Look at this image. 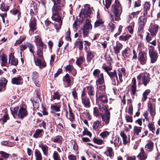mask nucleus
<instances>
[{
	"instance_id": "obj_1",
	"label": "nucleus",
	"mask_w": 160,
	"mask_h": 160,
	"mask_svg": "<svg viewBox=\"0 0 160 160\" xmlns=\"http://www.w3.org/2000/svg\"><path fill=\"white\" fill-rule=\"evenodd\" d=\"M54 3V5L52 8V12L56 14L59 12L62 8L64 6L65 3V0H52Z\"/></svg>"
},
{
	"instance_id": "obj_2",
	"label": "nucleus",
	"mask_w": 160,
	"mask_h": 160,
	"mask_svg": "<svg viewBox=\"0 0 160 160\" xmlns=\"http://www.w3.org/2000/svg\"><path fill=\"white\" fill-rule=\"evenodd\" d=\"M112 11L114 14L115 17L114 19L111 16L113 20L118 21L120 19L119 13L120 11V3L119 1H115V3L112 6Z\"/></svg>"
},
{
	"instance_id": "obj_3",
	"label": "nucleus",
	"mask_w": 160,
	"mask_h": 160,
	"mask_svg": "<svg viewBox=\"0 0 160 160\" xmlns=\"http://www.w3.org/2000/svg\"><path fill=\"white\" fill-rule=\"evenodd\" d=\"M156 99L154 98H151L148 104V107L150 111L151 116L154 117L156 114V108H155Z\"/></svg>"
},
{
	"instance_id": "obj_4",
	"label": "nucleus",
	"mask_w": 160,
	"mask_h": 160,
	"mask_svg": "<svg viewBox=\"0 0 160 160\" xmlns=\"http://www.w3.org/2000/svg\"><path fill=\"white\" fill-rule=\"evenodd\" d=\"M58 12L56 14L53 12V14L52 16V18L53 20L58 23V25L56 24L54 26L57 32L61 29V27L62 24V21L60 17L58 15Z\"/></svg>"
},
{
	"instance_id": "obj_5",
	"label": "nucleus",
	"mask_w": 160,
	"mask_h": 160,
	"mask_svg": "<svg viewBox=\"0 0 160 160\" xmlns=\"http://www.w3.org/2000/svg\"><path fill=\"white\" fill-rule=\"evenodd\" d=\"M141 78H142V83L145 86L147 85L150 79L149 74L147 73H141L137 77V79L138 80Z\"/></svg>"
},
{
	"instance_id": "obj_6",
	"label": "nucleus",
	"mask_w": 160,
	"mask_h": 160,
	"mask_svg": "<svg viewBox=\"0 0 160 160\" xmlns=\"http://www.w3.org/2000/svg\"><path fill=\"white\" fill-rule=\"evenodd\" d=\"M92 28V25L90 21L87 19L86 23L84 25L83 28V34L84 37L86 36L88 34L90 30Z\"/></svg>"
},
{
	"instance_id": "obj_7",
	"label": "nucleus",
	"mask_w": 160,
	"mask_h": 160,
	"mask_svg": "<svg viewBox=\"0 0 160 160\" xmlns=\"http://www.w3.org/2000/svg\"><path fill=\"white\" fill-rule=\"evenodd\" d=\"M81 100L82 102L85 107L88 108L90 107V101L84 91L82 92L81 94Z\"/></svg>"
},
{
	"instance_id": "obj_8",
	"label": "nucleus",
	"mask_w": 160,
	"mask_h": 160,
	"mask_svg": "<svg viewBox=\"0 0 160 160\" xmlns=\"http://www.w3.org/2000/svg\"><path fill=\"white\" fill-rule=\"evenodd\" d=\"M35 63L36 66H38L40 68H43L46 66V63L45 62L43 58L42 59L37 58L35 59V57H34Z\"/></svg>"
},
{
	"instance_id": "obj_9",
	"label": "nucleus",
	"mask_w": 160,
	"mask_h": 160,
	"mask_svg": "<svg viewBox=\"0 0 160 160\" xmlns=\"http://www.w3.org/2000/svg\"><path fill=\"white\" fill-rule=\"evenodd\" d=\"M28 115V112L26 108L22 107H21L18 113V118L22 119Z\"/></svg>"
},
{
	"instance_id": "obj_10",
	"label": "nucleus",
	"mask_w": 160,
	"mask_h": 160,
	"mask_svg": "<svg viewBox=\"0 0 160 160\" xmlns=\"http://www.w3.org/2000/svg\"><path fill=\"white\" fill-rule=\"evenodd\" d=\"M149 52L152 63H154L158 58L157 53L154 51L153 48L149 49Z\"/></svg>"
},
{
	"instance_id": "obj_11",
	"label": "nucleus",
	"mask_w": 160,
	"mask_h": 160,
	"mask_svg": "<svg viewBox=\"0 0 160 160\" xmlns=\"http://www.w3.org/2000/svg\"><path fill=\"white\" fill-rule=\"evenodd\" d=\"M29 26L30 27L29 32H31L32 33H33L37 29V24L36 20L35 18H32L31 21L30 22Z\"/></svg>"
},
{
	"instance_id": "obj_12",
	"label": "nucleus",
	"mask_w": 160,
	"mask_h": 160,
	"mask_svg": "<svg viewBox=\"0 0 160 160\" xmlns=\"http://www.w3.org/2000/svg\"><path fill=\"white\" fill-rule=\"evenodd\" d=\"M138 59L141 64L144 65L147 62V57L146 54L144 52L139 53Z\"/></svg>"
},
{
	"instance_id": "obj_13",
	"label": "nucleus",
	"mask_w": 160,
	"mask_h": 160,
	"mask_svg": "<svg viewBox=\"0 0 160 160\" xmlns=\"http://www.w3.org/2000/svg\"><path fill=\"white\" fill-rule=\"evenodd\" d=\"M9 63L11 65L16 66L18 63V60L16 58L13 53H11L9 56Z\"/></svg>"
},
{
	"instance_id": "obj_14",
	"label": "nucleus",
	"mask_w": 160,
	"mask_h": 160,
	"mask_svg": "<svg viewBox=\"0 0 160 160\" xmlns=\"http://www.w3.org/2000/svg\"><path fill=\"white\" fill-rule=\"evenodd\" d=\"M35 42L36 43V46L38 47H40V48H43L44 46H45V47L46 46L42 42L41 38L39 36H36L35 37Z\"/></svg>"
},
{
	"instance_id": "obj_15",
	"label": "nucleus",
	"mask_w": 160,
	"mask_h": 160,
	"mask_svg": "<svg viewBox=\"0 0 160 160\" xmlns=\"http://www.w3.org/2000/svg\"><path fill=\"white\" fill-rule=\"evenodd\" d=\"M150 3L148 2H145L144 4L143 15L145 17H147L148 16V13L150 12Z\"/></svg>"
},
{
	"instance_id": "obj_16",
	"label": "nucleus",
	"mask_w": 160,
	"mask_h": 160,
	"mask_svg": "<svg viewBox=\"0 0 160 160\" xmlns=\"http://www.w3.org/2000/svg\"><path fill=\"white\" fill-rule=\"evenodd\" d=\"M110 112L107 111L106 113L102 115V120L106 124H108L109 123L110 120Z\"/></svg>"
},
{
	"instance_id": "obj_17",
	"label": "nucleus",
	"mask_w": 160,
	"mask_h": 160,
	"mask_svg": "<svg viewBox=\"0 0 160 160\" xmlns=\"http://www.w3.org/2000/svg\"><path fill=\"white\" fill-rule=\"evenodd\" d=\"M158 30V25L155 24L151 26L149 29V31L152 36H153L156 34Z\"/></svg>"
},
{
	"instance_id": "obj_18",
	"label": "nucleus",
	"mask_w": 160,
	"mask_h": 160,
	"mask_svg": "<svg viewBox=\"0 0 160 160\" xmlns=\"http://www.w3.org/2000/svg\"><path fill=\"white\" fill-rule=\"evenodd\" d=\"M63 81L65 86L67 87L71 85V79L69 75L67 73L63 78Z\"/></svg>"
},
{
	"instance_id": "obj_19",
	"label": "nucleus",
	"mask_w": 160,
	"mask_h": 160,
	"mask_svg": "<svg viewBox=\"0 0 160 160\" xmlns=\"http://www.w3.org/2000/svg\"><path fill=\"white\" fill-rule=\"evenodd\" d=\"M99 95L98 98V100L100 102L104 103L108 102V100L105 94L100 92H99Z\"/></svg>"
},
{
	"instance_id": "obj_20",
	"label": "nucleus",
	"mask_w": 160,
	"mask_h": 160,
	"mask_svg": "<svg viewBox=\"0 0 160 160\" xmlns=\"http://www.w3.org/2000/svg\"><path fill=\"white\" fill-rule=\"evenodd\" d=\"M87 88L88 93L90 99L91 100H92L93 99V97L95 95L94 88L93 87L91 86L87 87Z\"/></svg>"
},
{
	"instance_id": "obj_21",
	"label": "nucleus",
	"mask_w": 160,
	"mask_h": 160,
	"mask_svg": "<svg viewBox=\"0 0 160 160\" xmlns=\"http://www.w3.org/2000/svg\"><path fill=\"white\" fill-rule=\"evenodd\" d=\"M153 143L150 140H148L147 144L146 145L145 147V150L148 152H151L153 149Z\"/></svg>"
},
{
	"instance_id": "obj_22",
	"label": "nucleus",
	"mask_w": 160,
	"mask_h": 160,
	"mask_svg": "<svg viewBox=\"0 0 160 160\" xmlns=\"http://www.w3.org/2000/svg\"><path fill=\"white\" fill-rule=\"evenodd\" d=\"M121 136L122 138L123 144L125 145L129 143L130 142L129 138H128L124 132L121 133Z\"/></svg>"
},
{
	"instance_id": "obj_23",
	"label": "nucleus",
	"mask_w": 160,
	"mask_h": 160,
	"mask_svg": "<svg viewBox=\"0 0 160 160\" xmlns=\"http://www.w3.org/2000/svg\"><path fill=\"white\" fill-rule=\"evenodd\" d=\"M140 150L141 152L137 156V157L140 160H145L147 158V156L145 153L143 148H141Z\"/></svg>"
},
{
	"instance_id": "obj_24",
	"label": "nucleus",
	"mask_w": 160,
	"mask_h": 160,
	"mask_svg": "<svg viewBox=\"0 0 160 160\" xmlns=\"http://www.w3.org/2000/svg\"><path fill=\"white\" fill-rule=\"evenodd\" d=\"M22 78L20 76L15 77L12 79L11 82L13 84L19 85L21 84V81Z\"/></svg>"
},
{
	"instance_id": "obj_25",
	"label": "nucleus",
	"mask_w": 160,
	"mask_h": 160,
	"mask_svg": "<svg viewBox=\"0 0 160 160\" xmlns=\"http://www.w3.org/2000/svg\"><path fill=\"white\" fill-rule=\"evenodd\" d=\"M104 153L107 156H109L110 158H112L114 155V152L113 151L112 148L110 147H107V151L104 152Z\"/></svg>"
},
{
	"instance_id": "obj_26",
	"label": "nucleus",
	"mask_w": 160,
	"mask_h": 160,
	"mask_svg": "<svg viewBox=\"0 0 160 160\" xmlns=\"http://www.w3.org/2000/svg\"><path fill=\"white\" fill-rule=\"evenodd\" d=\"M101 124V121L97 120L96 121L94 122L93 123V129L96 130L98 128H101L102 127Z\"/></svg>"
},
{
	"instance_id": "obj_27",
	"label": "nucleus",
	"mask_w": 160,
	"mask_h": 160,
	"mask_svg": "<svg viewBox=\"0 0 160 160\" xmlns=\"http://www.w3.org/2000/svg\"><path fill=\"white\" fill-rule=\"evenodd\" d=\"M96 82L97 85H102L104 83V79L102 73H101L100 77L97 78Z\"/></svg>"
},
{
	"instance_id": "obj_28",
	"label": "nucleus",
	"mask_w": 160,
	"mask_h": 160,
	"mask_svg": "<svg viewBox=\"0 0 160 160\" xmlns=\"http://www.w3.org/2000/svg\"><path fill=\"white\" fill-rule=\"evenodd\" d=\"M83 14L85 17H91L92 11L90 8H86L83 11Z\"/></svg>"
},
{
	"instance_id": "obj_29",
	"label": "nucleus",
	"mask_w": 160,
	"mask_h": 160,
	"mask_svg": "<svg viewBox=\"0 0 160 160\" xmlns=\"http://www.w3.org/2000/svg\"><path fill=\"white\" fill-rule=\"evenodd\" d=\"M108 74L110 77L111 78L112 80H115V78H116V80L118 82V78L117 75V73L115 71H114L113 72H109L108 73Z\"/></svg>"
},
{
	"instance_id": "obj_30",
	"label": "nucleus",
	"mask_w": 160,
	"mask_h": 160,
	"mask_svg": "<svg viewBox=\"0 0 160 160\" xmlns=\"http://www.w3.org/2000/svg\"><path fill=\"white\" fill-rule=\"evenodd\" d=\"M0 60L2 61L1 63L2 66H5L6 65L7 63V59L5 54H2L0 56Z\"/></svg>"
},
{
	"instance_id": "obj_31",
	"label": "nucleus",
	"mask_w": 160,
	"mask_h": 160,
	"mask_svg": "<svg viewBox=\"0 0 160 160\" xmlns=\"http://www.w3.org/2000/svg\"><path fill=\"white\" fill-rule=\"evenodd\" d=\"M132 85L131 87L132 92L133 95H134L136 90V80L135 78L132 80Z\"/></svg>"
},
{
	"instance_id": "obj_32",
	"label": "nucleus",
	"mask_w": 160,
	"mask_h": 160,
	"mask_svg": "<svg viewBox=\"0 0 160 160\" xmlns=\"http://www.w3.org/2000/svg\"><path fill=\"white\" fill-rule=\"evenodd\" d=\"M87 60L88 62H90L94 57L93 52L90 51H87Z\"/></svg>"
},
{
	"instance_id": "obj_33",
	"label": "nucleus",
	"mask_w": 160,
	"mask_h": 160,
	"mask_svg": "<svg viewBox=\"0 0 160 160\" xmlns=\"http://www.w3.org/2000/svg\"><path fill=\"white\" fill-rule=\"evenodd\" d=\"M40 147L41 148L43 154L45 155H47L48 154V147L46 145L43 144H41Z\"/></svg>"
},
{
	"instance_id": "obj_34",
	"label": "nucleus",
	"mask_w": 160,
	"mask_h": 160,
	"mask_svg": "<svg viewBox=\"0 0 160 160\" xmlns=\"http://www.w3.org/2000/svg\"><path fill=\"white\" fill-rule=\"evenodd\" d=\"M43 49L42 48L40 47H38V49L37 51V54L38 56V58L41 59L43 58Z\"/></svg>"
},
{
	"instance_id": "obj_35",
	"label": "nucleus",
	"mask_w": 160,
	"mask_h": 160,
	"mask_svg": "<svg viewBox=\"0 0 160 160\" xmlns=\"http://www.w3.org/2000/svg\"><path fill=\"white\" fill-rule=\"evenodd\" d=\"M130 52V48L127 47L122 52V56L124 58L127 57L129 54Z\"/></svg>"
},
{
	"instance_id": "obj_36",
	"label": "nucleus",
	"mask_w": 160,
	"mask_h": 160,
	"mask_svg": "<svg viewBox=\"0 0 160 160\" xmlns=\"http://www.w3.org/2000/svg\"><path fill=\"white\" fill-rule=\"evenodd\" d=\"M93 142L96 144L102 145L104 144V141L103 140L97 138H94L93 139Z\"/></svg>"
},
{
	"instance_id": "obj_37",
	"label": "nucleus",
	"mask_w": 160,
	"mask_h": 160,
	"mask_svg": "<svg viewBox=\"0 0 160 160\" xmlns=\"http://www.w3.org/2000/svg\"><path fill=\"white\" fill-rule=\"evenodd\" d=\"M35 154L36 157V160H42V158L41 154L40 151L37 150H35Z\"/></svg>"
},
{
	"instance_id": "obj_38",
	"label": "nucleus",
	"mask_w": 160,
	"mask_h": 160,
	"mask_svg": "<svg viewBox=\"0 0 160 160\" xmlns=\"http://www.w3.org/2000/svg\"><path fill=\"white\" fill-rule=\"evenodd\" d=\"M142 129L141 127L135 126L134 127L133 132L134 134L138 135L139 133L141 132Z\"/></svg>"
},
{
	"instance_id": "obj_39",
	"label": "nucleus",
	"mask_w": 160,
	"mask_h": 160,
	"mask_svg": "<svg viewBox=\"0 0 160 160\" xmlns=\"http://www.w3.org/2000/svg\"><path fill=\"white\" fill-rule=\"evenodd\" d=\"M139 19V27L144 28V24L146 22V18H140Z\"/></svg>"
},
{
	"instance_id": "obj_40",
	"label": "nucleus",
	"mask_w": 160,
	"mask_h": 160,
	"mask_svg": "<svg viewBox=\"0 0 160 160\" xmlns=\"http://www.w3.org/2000/svg\"><path fill=\"white\" fill-rule=\"evenodd\" d=\"M19 109V107H17L13 108V111L11 109L12 114L14 118H16L18 115V112Z\"/></svg>"
},
{
	"instance_id": "obj_41",
	"label": "nucleus",
	"mask_w": 160,
	"mask_h": 160,
	"mask_svg": "<svg viewBox=\"0 0 160 160\" xmlns=\"http://www.w3.org/2000/svg\"><path fill=\"white\" fill-rule=\"evenodd\" d=\"M101 73L99 70L96 69L93 71V74L94 77L96 78H97L100 77Z\"/></svg>"
},
{
	"instance_id": "obj_42",
	"label": "nucleus",
	"mask_w": 160,
	"mask_h": 160,
	"mask_svg": "<svg viewBox=\"0 0 160 160\" xmlns=\"http://www.w3.org/2000/svg\"><path fill=\"white\" fill-rule=\"evenodd\" d=\"M150 90L149 89L146 90L143 94V97L142 98V100L144 102L146 100L147 98V95L149 93Z\"/></svg>"
},
{
	"instance_id": "obj_43",
	"label": "nucleus",
	"mask_w": 160,
	"mask_h": 160,
	"mask_svg": "<svg viewBox=\"0 0 160 160\" xmlns=\"http://www.w3.org/2000/svg\"><path fill=\"white\" fill-rule=\"evenodd\" d=\"M148 127L149 130L151 131L152 133H154V132L155 127L153 123L149 122L148 125Z\"/></svg>"
},
{
	"instance_id": "obj_44",
	"label": "nucleus",
	"mask_w": 160,
	"mask_h": 160,
	"mask_svg": "<svg viewBox=\"0 0 160 160\" xmlns=\"http://www.w3.org/2000/svg\"><path fill=\"white\" fill-rule=\"evenodd\" d=\"M110 132L107 131H105L100 133V136L103 139L106 138L109 135Z\"/></svg>"
},
{
	"instance_id": "obj_45",
	"label": "nucleus",
	"mask_w": 160,
	"mask_h": 160,
	"mask_svg": "<svg viewBox=\"0 0 160 160\" xmlns=\"http://www.w3.org/2000/svg\"><path fill=\"white\" fill-rule=\"evenodd\" d=\"M99 109L100 111L102 112H104L105 113H106V111H109L107 110L106 107L102 104H100L99 106Z\"/></svg>"
},
{
	"instance_id": "obj_46",
	"label": "nucleus",
	"mask_w": 160,
	"mask_h": 160,
	"mask_svg": "<svg viewBox=\"0 0 160 160\" xmlns=\"http://www.w3.org/2000/svg\"><path fill=\"white\" fill-rule=\"evenodd\" d=\"M83 136L87 135L90 137H92V134L90 132L88 131L86 128H84V130L82 132Z\"/></svg>"
},
{
	"instance_id": "obj_47",
	"label": "nucleus",
	"mask_w": 160,
	"mask_h": 160,
	"mask_svg": "<svg viewBox=\"0 0 160 160\" xmlns=\"http://www.w3.org/2000/svg\"><path fill=\"white\" fill-rule=\"evenodd\" d=\"M27 46L29 49V51L33 54V57H34V52L33 50L34 46L31 43H27Z\"/></svg>"
},
{
	"instance_id": "obj_48",
	"label": "nucleus",
	"mask_w": 160,
	"mask_h": 160,
	"mask_svg": "<svg viewBox=\"0 0 160 160\" xmlns=\"http://www.w3.org/2000/svg\"><path fill=\"white\" fill-rule=\"evenodd\" d=\"M60 106L58 104L57 105H52L51 108V109L55 112H59L60 110Z\"/></svg>"
},
{
	"instance_id": "obj_49",
	"label": "nucleus",
	"mask_w": 160,
	"mask_h": 160,
	"mask_svg": "<svg viewBox=\"0 0 160 160\" xmlns=\"http://www.w3.org/2000/svg\"><path fill=\"white\" fill-rule=\"evenodd\" d=\"M143 28H144L143 27H138L137 34L138 35L140 36L141 39H142L143 38V36L142 35V33L143 32Z\"/></svg>"
},
{
	"instance_id": "obj_50",
	"label": "nucleus",
	"mask_w": 160,
	"mask_h": 160,
	"mask_svg": "<svg viewBox=\"0 0 160 160\" xmlns=\"http://www.w3.org/2000/svg\"><path fill=\"white\" fill-rule=\"evenodd\" d=\"M52 157L54 160H61L59 155L58 152L56 151L54 152Z\"/></svg>"
},
{
	"instance_id": "obj_51",
	"label": "nucleus",
	"mask_w": 160,
	"mask_h": 160,
	"mask_svg": "<svg viewBox=\"0 0 160 160\" xmlns=\"http://www.w3.org/2000/svg\"><path fill=\"white\" fill-rule=\"evenodd\" d=\"M7 80L4 78H2L0 80V87H5L7 82Z\"/></svg>"
},
{
	"instance_id": "obj_52",
	"label": "nucleus",
	"mask_w": 160,
	"mask_h": 160,
	"mask_svg": "<svg viewBox=\"0 0 160 160\" xmlns=\"http://www.w3.org/2000/svg\"><path fill=\"white\" fill-rule=\"evenodd\" d=\"M69 112L68 119L71 122H72L75 119L74 114L72 111L70 110H69Z\"/></svg>"
},
{
	"instance_id": "obj_53",
	"label": "nucleus",
	"mask_w": 160,
	"mask_h": 160,
	"mask_svg": "<svg viewBox=\"0 0 160 160\" xmlns=\"http://www.w3.org/2000/svg\"><path fill=\"white\" fill-rule=\"evenodd\" d=\"M84 58L83 57H79L76 60V63L78 66L80 65L84 61Z\"/></svg>"
},
{
	"instance_id": "obj_54",
	"label": "nucleus",
	"mask_w": 160,
	"mask_h": 160,
	"mask_svg": "<svg viewBox=\"0 0 160 160\" xmlns=\"http://www.w3.org/2000/svg\"><path fill=\"white\" fill-rule=\"evenodd\" d=\"M26 38V37L25 36H21L19 39L17 40L15 45L16 46L18 44H20Z\"/></svg>"
},
{
	"instance_id": "obj_55",
	"label": "nucleus",
	"mask_w": 160,
	"mask_h": 160,
	"mask_svg": "<svg viewBox=\"0 0 160 160\" xmlns=\"http://www.w3.org/2000/svg\"><path fill=\"white\" fill-rule=\"evenodd\" d=\"M76 45L78 47L79 49L82 50L83 48L82 41L79 40L76 42Z\"/></svg>"
},
{
	"instance_id": "obj_56",
	"label": "nucleus",
	"mask_w": 160,
	"mask_h": 160,
	"mask_svg": "<svg viewBox=\"0 0 160 160\" xmlns=\"http://www.w3.org/2000/svg\"><path fill=\"white\" fill-rule=\"evenodd\" d=\"M0 154L1 155V157H3L6 159L8 158L10 156V154L2 151H0Z\"/></svg>"
},
{
	"instance_id": "obj_57",
	"label": "nucleus",
	"mask_w": 160,
	"mask_h": 160,
	"mask_svg": "<svg viewBox=\"0 0 160 160\" xmlns=\"http://www.w3.org/2000/svg\"><path fill=\"white\" fill-rule=\"evenodd\" d=\"M103 23V21L102 20H97L95 23L94 27H97L100 26H102Z\"/></svg>"
},
{
	"instance_id": "obj_58",
	"label": "nucleus",
	"mask_w": 160,
	"mask_h": 160,
	"mask_svg": "<svg viewBox=\"0 0 160 160\" xmlns=\"http://www.w3.org/2000/svg\"><path fill=\"white\" fill-rule=\"evenodd\" d=\"M61 97V95L59 94V92H54L53 95V99L59 100L60 99Z\"/></svg>"
},
{
	"instance_id": "obj_59",
	"label": "nucleus",
	"mask_w": 160,
	"mask_h": 160,
	"mask_svg": "<svg viewBox=\"0 0 160 160\" xmlns=\"http://www.w3.org/2000/svg\"><path fill=\"white\" fill-rule=\"evenodd\" d=\"M131 25L128 27V29L129 33L132 34L133 32V28L134 27V23L132 22L131 23Z\"/></svg>"
},
{
	"instance_id": "obj_60",
	"label": "nucleus",
	"mask_w": 160,
	"mask_h": 160,
	"mask_svg": "<svg viewBox=\"0 0 160 160\" xmlns=\"http://www.w3.org/2000/svg\"><path fill=\"white\" fill-rule=\"evenodd\" d=\"M42 131L43 130L42 129H38L36 130L35 132L33 135V137L35 138H38Z\"/></svg>"
},
{
	"instance_id": "obj_61",
	"label": "nucleus",
	"mask_w": 160,
	"mask_h": 160,
	"mask_svg": "<svg viewBox=\"0 0 160 160\" xmlns=\"http://www.w3.org/2000/svg\"><path fill=\"white\" fill-rule=\"evenodd\" d=\"M100 114L99 112L98 108L97 107H95L93 108V115L94 116L98 117Z\"/></svg>"
},
{
	"instance_id": "obj_62",
	"label": "nucleus",
	"mask_w": 160,
	"mask_h": 160,
	"mask_svg": "<svg viewBox=\"0 0 160 160\" xmlns=\"http://www.w3.org/2000/svg\"><path fill=\"white\" fill-rule=\"evenodd\" d=\"M131 36V35L129 34H127L125 36H121V40L126 41L129 39Z\"/></svg>"
},
{
	"instance_id": "obj_63",
	"label": "nucleus",
	"mask_w": 160,
	"mask_h": 160,
	"mask_svg": "<svg viewBox=\"0 0 160 160\" xmlns=\"http://www.w3.org/2000/svg\"><path fill=\"white\" fill-rule=\"evenodd\" d=\"M32 78L33 81H35L38 77V73L36 71H34L32 72Z\"/></svg>"
},
{
	"instance_id": "obj_64",
	"label": "nucleus",
	"mask_w": 160,
	"mask_h": 160,
	"mask_svg": "<svg viewBox=\"0 0 160 160\" xmlns=\"http://www.w3.org/2000/svg\"><path fill=\"white\" fill-rule=\"evenodd\" d=\"M62 138L60 136H58L55 138L53 140V141L55 142L61 143L62 142Z\"/></svg>"
}]
</instances>
